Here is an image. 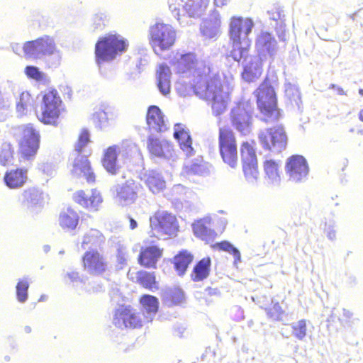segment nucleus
Listing matches in <instances>:
<instances>
[{
    "instance_id": "obj_1",
    "label": "nucleus",
    "mask_w": 363,
    "mask_h": 363,
    "mask_svg": "<svg viewBox=\"0 0 363 363\" xmlns=\"http://www.w3.org/2000/svg\"><path fill=\"white\" fill-rule=\"evenodd\" d=\"M174 70L182 74L176 89L182 96L191 91L211 105L213 114H223L229 101V92L225 89L219 75L212 74L206 62L193 52L177 53L171 60Z\"/></svg>"
},
{
    "instance_id": "obj_2",
    "label": "nucleus",
    "mask_w": 363,
    "mask_h": 363,
    "mask_svg": "<svg viewBox=\"0 0 363 363\" xmlns=\"http://www.w3.org/2000/svg\"><path fill=\"white\" fill-rule=\"evenodd\" d=\"M128 42L118 34H107L100 38L95 45L96 62L99 67L106 62L116 59L125 52Z\"/></svg>"
},
{
    "instance_id": "obj_3",
    "label": "nucleus",
    "mask_w": 363,
    "mask_h": 363,
    "mask_svg": "<svg viewBox=\"0 0 363 363\" xmlns=\"http://www.w3.org/2000/svg\"><path fill=\"white\" fill-rule=\"evenodd\" d=\"M89 142L88 130H82L74 145V149L72 154L70 171L74 177H84L87 182L91 183L95 181V175L85 155V147Z\"/></svg>"
},
{
    "instance_id": "obj_4",
    "label": "nucleus",
    "mask_w": 363,
    "mask_h": 363,
    "mask_svg": "<svg viewBox=\"0 0 363 363\" xmlns=\"http://www.w3.org/2000/svg\"><path fill=\"white\" fill-rule=\"evenodd\" d=\"M136 155H139L138 146L130 141H125L104 150L102 165L108 173L116 174L122 164Z\"/></svg>"
},
{
    "instance_id": "obj_5",
    "label": "nucleus",
    "mask_w": 363,
    "mask_h": 363,
    "mask_svg": "<svg viewBox=\"0 0 363 363\" xmlns=\"http://www.w3.org/2000/svg\"><path fill=\"white\" fill-rule=\"evenodd\" d=\"M22 50L27 59L41 60L45 57L54 56L59 62L62 58V52L58 49L55 38L48 35L26 42Z\"/></svg>"
},
{
    "instance_id": "obj_6",
    "label": "nucleus",
    "mask_w": 363,
    "mask_h": 363,
    "mask_svg": "<svg viewBox=\"0 0 363 363\" xmlns=\"http://www.w3.org/2000/svg\"><path fill=\"white\" fill-rule=\"evenodd\" d=\"M62 111V101L55 90L45 91L36 111L38 119L47 125L56 126Z\"/></svg>"
},
{
    "instance_id": "obj_7",
    "label": "nucleus",
    "mask_w": 363,
    "mask_h": 363,
    "mask_svg": "<svg viewBox=\"0 0 363 363\" xmlns=\"http://www.w3.org/2000/svg\"><path fill=\"white\" fill-rule=\"evenodd\" d=\"M177 38L175 29L169 24L157 22L149 29V41L155 54L160 55L174 45Z\"/></svg>"
},
{
    "instance_id": "obj_8",
    "label": "nucleus",
    "mask_w": 363,
    "mask_h": 363,
    "mask_svg": "<svg viewBox=\"0 0 363 363\" xmlns=\"http://www.w3.org/2000/svg\"><path fill=\"white\" fill-rule=\"evenodd\" d=\"M16 136L21 157L27 160H33L39 148V131L31 124H27L18 128Z\"/></svg>"
},
{
    "instance_id": "obj_9",
    "label": "nucleus",
    "mask_w": 363,
    "mask_h": 363,
    "mask_svg": "<svg viewBox=\"0 0 363 363\" xmlns=\"http://www.w3.org/2000/svg\"><path fill=\"white\" fill-rule=\"evenodd\" d=\"M219 151L223 161L232 169L238 166V155L234 133L225 128L219 129Z\"/></svg>"
},
{
    "instance_id": "obj_10",
    "label": "nucleus",
    "mask_w": 363,
    "mask_h": 363,
    "mask_svg": "<svg viewBox=\"0 0 363 363\" xmlns=\"http://www.w3.org/2000/svg\"><path fill=\"white\" fill-rule=\"evenodd\" d=\"M258 139L262 147L274 153L281 152L287 144V136L284 128L277 125L261 130Z\"/></svg>"
},
{
    "instance_id": "obj_11",
    "label": "nucleus",
    "mask_w": 363,
    "mask_h": 363,
    "mask_svg": "<svg viewBox=\"0 0 363 363\" xmlns=\"http://www.w3.org/2000/svg\"><path fill=\"white\" fill-rule=\"evenodd\" d=\"M255 94L260 111L270 120L277 119L278 111L277 109L276 94L269 83L264 81L255 91Z\"/></svg>"
},
{
    "instance_id": "obj_12",
    "label": "nucleus",
    "mask_w": 363,
    "mask_h": 363,
    "mask_svg": "<svg viewBox=\"0 0 363 363\" xmlns=\"http://www.w3.org/2000/svg\"><path fill=\"white\" fill-rule=\"evenodd\" d=\"M210 0H169V8L177 19L184 13L190 17H199L206 11Z\"/></svg>"
},
{
    "instance_id": "obj_13",
    "label": "nucleus",
    "mask_w": 363,
    "mask_h": 363,
    "mask_svg": "<svg viewBox=\"0 0 363 363\" xmlns=\"http://www.w3.org/2000/svg\"><path fill=\"white\" fill-rule=\"evenodd\" d=\"M150 225L152 233L157 238L172 236L178 228L175 216L167 211L156 212L150 218Z\"/></svg>"
},
{
    "instance_id": "obj_14",
    "label": "nucleus",
    "mask_w": 363,
    "mask_h": 363,
    "mask_svg": "<svg viewBox=\"0 0 363 363\" xmlns=\"http://www.w3.org/2000/svg\"><path fill=\"white\" fill-rule=\"evenodd\" d=\"M252 107L248 101L240 102L231 110L232 125L243 135L252 130Z\"/></svg>"
},
{
    "instance_id": "obj_15",
    "label": "nucleus",
    "mask_w": 363,
    "mask_h": 363,
    "mask_svg": "<svg viewBox=\"0 0 363 363\" xmlns=\"http://www.w3.org/2000/svg\"><path fill=\"white\" fill-rule=\"evenodd\" d=\"M285 169L289 179L295 183L306 181L309 173L307 161L301 155L289 157L286 162Z\"/></svg>"
},
{
    "instance_id": "obj_16",
    "label": "nucleus",
    "mask_w": 363,
    "mask_h": 363,
    "mask_svg": "<svg viewBox=\"0 0 363 363\" xmlns=\"http://www.w3.org/2000/svg\"><path fill=\"white\" fill-rule=\"evenodd\" d=\"M255 23L250 18L233 16L230 21V38L235 41H250L249 35Z\"/></svg>"
},
{
    "instance_id": "obj_17",
    "label": "nucleus",
    "mask_w": 363,
    "mask_h": 363,
    "mask_svg": "<svg viewBox=\"0 0 363 363\" xmlns=\"http://www.w3.org/2000/svg\"><path fill=\"white\" fill-rule=\"evenodd\" d=\"M82 262L84 270L92 275H101L108 268L106 257L96 250L86 251L82 257Z\"/></svg>"
},
{
    "instance_id": "obj_18",
    "label": "nucleus",
    "mask_w": 363,
    "mask_h": 363,
    "mask_svg": "<svg viewBox=\"0 0 363 363\" xmlns=\"http://www.w3.org/2000/svg\"><path fill=\"white\" fill-rule=\"evenodd\" d=\"M113 323L120 328H135L142 326L143 321L135 310L121 306L116 310Z\"/></svg>"
},
{
    "instance_id": "obj_19",
    "label": "nucleus",
    "mask_w": 363,
    "mask_h": 363,
    "mask_svg": "<svg viewBox=\"0 0 363 363\" xmlns=\"http://www.w3.org/2000/svg\"><path fill=\"white\" fill-rule=\"evenodd\" d=\"M147 148L152 155L157 157L172 160H174L176 158V153L173 146L166 140L150 135Z\"/></svg>"
},
{
    "instance_id": "obj_20",
    "label": "nucleus",
    "mask_w": 363,
    "mask_h": 363,
    "mask_svg": "<svg viewBox=\"0 0 363 363\" xmlns=\"http://www.w3.org/2000/svg\"><path fill=\"white\" fill-rule=\"evenodd\" d=\"M116 201L122 206H128L133 203L137 199L139 185L133 180H128L123 184H118L116 187Z\"/></svg>"
},
{
    "instance_id": "obj_21",
    "label": "nucleus",
    "mask_w": 363,
    "mask_h": 363,
    "mask_svg": "<svg viewBox=\"0 0 363 363\" xmlns=\"http://www.w3.org/2000/svg\"><path fill=\"white\" fill-rule=\"evenodd\" d=\"M73 199L76 203L82 207L94 211H98L103 202L100 191L95 189L87 193L82 190L77 191L73 194Z\"/></svg>"
},
{
    "instance_id": "obj_22",
    "label": "nucleus",
    "mask_w": 363,
    "mask_h": 363,
    "mask_svg": "<svg viewBox=\"0 0 363 363\" xmlns=\"http://www.w3.org/2000/svg\"><path fill=\"white\" fill-rule=\"evenodd\" d=\"M256 49L258 57L265 60L267 57H273L277 52L276 39L269 33H260L256 40Z\"/></svg>"
},
{
    "instance_id": "obj_23",
    "label": "nucleus",
    "mask_w": 363,
    "mask_h": 363,
    "mask_svg": "<svg viewBox=\"0 0 363 363\" xmlns=\"http://www.w3.org/2000/svg\"><path fill=\"white\" fill-rule=\"evenodd\" d=\"M19 201L30 212L35 213L43 206V196L38 189L30 188L21 193Z\"/></svg>"
},
{
    "instance_id": "obj_24",
    "label": "nucleus",
    "mask_w": 363,
    "mask_h": 363,
    "mask_svg": "<svg viewBox=\"0 0 363 363\" xmlns=\"http://www.w3.org/2000/svg\"><path fill=\"white\" fill-rule=\"evenodd\" d=\"M258 56H250L243 64L242 74L244 80L248 82H254L259 78L262 73V61Z\"/></svg>"
},
{
    "instance_id": "obj_25",
    "label": "nucleus",
    "mask_w": 363,
    "mask_h": 363,
    "mask_svg": "<svg viewBox=\"0 0 363 363\" xmlns=\"http://www.w3.org/2000/svg\"><path fill=\"white\" fill-rule=\"evenodd\" d=\"M174 137L177 140L179 147L186 157L194 155L192 140L189 132L183 124H176L174 128Z\"/></svg>"
},
{
    "instance_id": "obj_26",
    "label": "nucleus",
    "mask_w": 363,
    "mask_h": 363,
    "mask_svg": "<svg viewBox=\"0 0 363 363\" xmlns=\"http://www.w3.org/2000/svg\"><path fill=\"white\" fill-rule=\"evenodd\" d=\"M28 180V170L25 168H16L8 170L4 177L6 185L12 189L24 186Z\"/></svg>"
},
{
    "instance_id": "obj_27",
    "label": "nucleus",
    "mask_w": 363,
    "mask_h": 363,
    "mask_svg": "<svg viewBox=\"0 0 363 363\" xmlns=\"http://www.w3.org/2000/svg\"><path fill=\"white\" fill-rule=\"evenodd\" d=\"M221 20L219 13L213 10L201 25V32L208 38L216 37L220 32Z\"/></svg>"
},
{
    "instance_id": "obj_28",
    "label": "nucleus",
    "mask_w": 363,
    "mask_h": 363,
    "mask_svg": "<svg viewBox=\"0 0 363 363\" xmlns=\"http://www.w3.org/2000/svg\"><path fill=\"white\" fill-rule=\"evenodd\" d=\"M162 255V250L157 246L143 247L139 256V263L145 267L155 268Z\"/></svg>"
},
{
    "instance_id": "obj_29",
    "label": "nucleus",
    "mask_w": 363,
    "mask_h": 363,
    "mask_svg": "<svg viewBox=\"0 0 363 363\" xmlns=\"http://www.w3.org/2000/svg\"><path fill=\"white\" fill-rule=\"evenodd\" d=\"M79 220V214L72 208H67L62 210L58 217V224L65 232L74 230L78 225Z\"/></svg>"
},
{
    "instance_id": "obj_30",
    "label": "nucleus",
    "mask_w": 363,
    "mask_h": 363,
    "mask_svg": "<svg viewBox=\"0 0 363 363\" xmlns=\"http://www.w3.org/2000/svg\"><path fill=\"white\" fill-rule=\"evenodd\" d=\"M147 123L150 129L162 132L167 128L164 116L160 109L155 106H150L147 113Z\"/></svg>"
},
{
    "instance_id": "obj_31",
    "label": "nucleus",
    "mask_w": 363,
    "mask_h": 363,
    "mask_svg": "<svg viewBox=\"0 0 363 363\" xmlns=\"http://www.w3.org/2000/svg\"><path fill=\"white\" fill-rule=\"evenodd\" d=\"M233 42L232 49L227 55L226 57L228 60L232 59L233 61L239 62L243 59V64L245 62V60L248 59L249 48L250 45V41H235Z\"/></svg>"
},
{
    "instance_id": "obj_32",
    "label": "nucleus",
    "mask_w": 363,
    "mask_h": 363,
    "mask_svg": "<svg viewBox=\"0 0 363 363\" xmlns=\"http://www.w3.org/2000/svg\"><path fill=\"white\" fill-rule=\"evenodd\" d=\"M171 75V70L167 65L164 64L160 65L157 71V86L161 94L164 96L170 92Z\"/></svg>"
},
{
    "instance_id": "obj_33",
    "label": "nucleus",
    "mask_w": 363,
    "mask_h": 363,
    "mask_svg": "<svg viewBox=\"0 0 363 363\" xmlns=\"http://www.w3.org/2000/svg\"><path fill=\"white\" fill-rule=\"evenodd\" d=\"M264 177L268 183L277 185L281 181V164L274 160H267L264 162Z\"/></svg>"
},
{
    "instance_id": "obj_34",
    "label": "nucleus",
    "mask_w": 363,
    "mask_h": 363,
    "mask_svg": "<svg viewBox=\"0 0 363 363\" xmlns=\"http://www.w3.org/2000/svg\"><path fill=\"white\" fill-rule=\"evenodd\" d=\"M144 181L150 191L153 194L162 191L166 186V182L162 176L155 171H150L146 173L144 175Z\"/></svg>"
},
{
    "instance_id": "obj_35",
    "label": "nucleus",
    "mask_w": 363,
    "mask_h": 363,
    "mask_svg": "<svg viewBox=\"0 0 363 363\" xmlns=\"http://www.w3.org/2000/svg\"><path fill=\"white\" fill-rule=\"evenodd\" d=\"M143 315L147 322H151L158 310V300L151 295H144L140 298Z\"/></svg>"
},
{
    "instance_id": "obj_36",
    "label": "nucleus",
    "mask_w": 363,
    "mask_h": 363,
    "mask_svg": "<svg viewBox=\"0 0 363 363\" xmlns=\"http://www.w3.org/2000/svg\"><path fill=\"white\" fill-rule=\"evenodd\" d=\"M105 242V237L96 229H90L82 237L80 246L83 250L91 247H100Z\"/></svg>"
},
{
    "instance_id": "obj_37",
    "label": "nucleus",
    "mask_w": 363,
    "mask_h": 363,
    "mask_svg": "<svg viewBox=\"0 0 363 363\" xmlns=\"http://www.w3.org/2000/svg\"><path fill=\"white\" fill-rule=\"evenodd\" d=\"M211 259L207 257L200 260L194 267L191 278L195 281H202L206 279L210 272Z\"/></svg>"
},
{
    "instance_id": "obj_38",
    "label": "nucleus",
    "mask_w": 363,
    "mask_h": 363,
    "mask_svg": "<svg viewBox=\"0 0 363 363\" xmlns=\"http://www.w3.org/2000/svg\"><path fill=\"white\" fill-rule=\"evenodd\" d=\"M208 223L209 220L208 218H205L197 220L192 225L194 235L206 241L210 239L213 234V231L206 225V224Z\"/></svg>"
},
{
    "instance_id": "obj_39",
    "label": "nucleus",
    "mask_w": 363,
    "mask_h": 363,
    "mask_svg": "<svg viewBox=\"0 0 363 363\" xmlns=\"http://www.w3.org/2000/svg\"><path fill=\"white\" fill-rule=\"evenodd\" d=\"M193 260V256L187 251H182L174 257V267L179 275H183L189 264Z\"/></svg>"
},
{
    "instance_id": "obj_40",
    "label": "nucleus",
    "mask_w": 363,
    "mask_h": 363,
    "mask_svg": "<svg viewBox=\"0 0 363 363\" xmlns=\"http://www.w3.org/2000/svg\"><path fill=\"white\" fill-rule=\"evenodd\" d=\"M14 150L9 142H4L0 145V164L6 166L12 164L14 160Z\"/></svg>"
},
{
    "instance_id": "obj_41",
    "label": "nucleus",
    "mask_w": 363,
    "mask_h": 363,
    "mask_svg": "<svg viewBox=\"0 0 363 363\" xmlns=\"http://www.w3.org/2000/svg\"><path fill=\"white\" fill-rule=\"evenodd\" d=\"M285 96L291 102V105H295L300 108L301 104V94L299 89L296 84L291 83H286Z\"/></svg>"
},
{
    "instance_id": "obj_42",
    "label": "nucleus",
    "mask_w": 363,
    "mask_h": 363,
    "mask_svg": "<svg viewBox=\"0 0 363 363\" xmlns=\"http://www.w3.org/2000/svg\"><path fill=\"white\" fill-rule=\"evenodd\" d=\"M241 158L242 164L257 162L255 150L252 144L244 142L241 146Z\"/></svg>"
},
{
    "instance_id": "obj_43",
    "label": "nucleus",
    "mask_w": 363,
    "mask_h": 363,
    "mask_svg": "<svg viewBox=\"0 0 363 363\" xmlns=\"http://www.w3.org/2000/svg\"><path fill=\"white\" fill-rule=\"evenodd\" d=\"M242 170L247 182L255 184L257 182L259 176L257 162L242 164Z\"/></svg>"
},
{
    "instance_id": "obj_44",
    "label": "nucleus",
    "mask_w": 363,
    "mask_h": 363,
    "mask_svg": "<svg viewBox=\"0 0 363 363\" xmlns=\"http://www.w3.org/2000/svg\"><path fill=\"white\" fill-rule=\"evenodd\" d=\"M137 279L144 287L153 290L157 289L155 276L149 272L141 271L138 273Z\"/></svg>"
},
{
    "instance_id": "obj_45",
    "label": "nucleus",
    "mask_w": 363,
    "mask_h": 363,
    "mask_svg": "<svg viewBox=\"0 0 363 363\" xmlns=\"http://www.w3.org/2000/svg\"><path fill=\"white\" fill-rule=\"evenodd\" d=\"M292 335L298 340H303L307 335L306 320H300L291 324Z\"/></svg>"
},
{
    "instance_id": "obj_46",
    "label": "nucleus",
    "mask_w": 363,
    "mask_h": 363,
    "mask_svg": "<svg viewBox=\"0 0 363 363\" xmlns=\"http://www.w3.org/2000/svg\"><path fill=\"white\" fill-rule=\"evenodd\" d=\"M33 106V99L28 91H23L20 94L19 101L17 104V111L21 114L26 113V111Z\"/></svg>"
},
{
    "instance_id": "obj_47",
    "label": "nucleus",
    "mask_w": 363,
    "mask_h": 363,
    "mask_svg": "<svg viewBox=\"0 0 363 363\" xmlns=\"http://www.w3.org/2000/svg\"><path fill=\"white\" fill-rule=\"evenodd\" d=\"M29 288V283L26 278L22 279L18 281L16 289V297L19 302L24 303L28 299V290Z\"/></svg>"
},
{
    "instance_id": "obj_48",
    "label": "nucleus",
    "mask_w": 363,
    "mask_h": 363,
    "mask_svg": "<svg viewBox=\"0 0 363 363\" xmlns=\"http://www.w3.org/2000/svg\"><path fill=\"white\" fill-rule=\"evenodd\" d=\"M24 72L29 78L34 79L37 82H46L47 75L35 66H27L25 68Z\"/></svg>"
},
{
    "instance_id": "obj_49",
    "label": "nucleus",
    "mask_w": 363,
    "mask_h": 363,
    "mask_svg": "<svg viewBox=\"0 0 363 363\" xmlns=\"http://www.w3.org/2000/svg\"><path fill=\"white\" fill-rule=\"evenodd\" d=\"M216 246L221 250L231 253L234 258V264L237 266L238 263L241 262V255L239 250L235 248L230 242L224 241L220 243H217Z\"/></svg>"
},
{
    "instance_id": "obj_50",
    "label": "nucleus",
    "mask_w": 363,
    "mask_h": 363,
    "mask_svg": "<svg viewBox=\"0 0 363 363\" xmlns=\"http://www.w3.org/2000/svg\"><path fill=\"white\" fill-rule=\"evenodd\" d=\"M18 84L11 80H6L1 84V91L9 99L11 95L16 96L18 94Z\"/></svg>"
},
{
    "instance_id": "obj_51",
    "label": "nucleus",
    "mask_w": 363,
    "mask_h": 363,
    "mask_svg": "<svg viewBox=\"0 0 363 363\" xmlns=\"http://www.w3.org/2000/svg\"><path fill=\"white\" fill-rule=\"evenodd\" d=\"M92 120L94 123L99 128L106 126L108 120L107 112L104 109L99 108L94 113Z\"/></svg>"
},
{
    "instance_id": "obj_52",
    "label": "nucleus",
    "mask_w": 363,
    "mask_h": 363,
    "mask_svg": "<svg viewBox=\"0 0 363 363\" xmlns=\"http://www.w3.org/2000/svg\"><path fill=\"white\" fill-rule=\"evenodd\" d=\"M168 296L173 304H179L182 303L184 299V292L179 288L171 289L168 293Z\"/></svg>"
},
{
    "instance_id": "obj_53",
    "label": "nucleus",
    "mask_w": 363,
    "mask_h": 363,
    "mask_svg": "<svg viewBox=\"0 0 363 363\" xmlns=\"http://www.w3.org/2000/svg\"><path fill=\"white\" fill-rule=\"evenodd\" d=\"M267 311L268 316L274 320H280L284 313L278 303H274L272 307L268 308Z\"/></svg>"
},
{
    "instance_id": "obj_54",
    "label": "nucleus",
    "mask_w": 363,
    "mask_h": 363,
    "mask_svg": "<svg viewBox=\"0 0 363 363\" xmlns=\"http://www.w3.org/2000/svg\"><path fill=\"white\" fill-rule=\"evenodd\" d=\"M335 223L333 220H330L325 224L324 232L327 238L330 240H334L336 238V231L335 230Z\"/></svg>"
},
{
    "instance_id": "obj_55",
    "label": "nucleus",
    "mask_w": 363,
    "mask_h": 363,
    "mask_svg": "<svg viewBox=\"0 0 363 363\" xmlns=\"http://www.w3.org/2000/svg\"><path fill=\"white\" fill-rule=\"evenodd\" d=\"M67 277L70 279V281L73 283L82 282V280L79 277L78 272H71L67 274Z\"/></svg>"
},
{
    "instance_id": "obj_56",
    "label": "nucleus",
    "mask_w": 363,
    "mask_h": 363,
    "mask_svg": "<svg viewBox=\"0 0 363 363\" xmlns=\"http://www.w3.org/2000/svg\"><path fill=\"white\" fill-rule=\"evenodd\" d=\"M9 106V99L7 96H4L3 92L0 90V109L6 108Z\"/></svg>"
},
{
    "instance_id": "obj_57",
    "label": "nucleus",
    "mask_w": 363,
    "mask_h": 363,
    "mask_svg": "<svg viewBox=\"0 0 363 363\" xmlns=\"http://www.w3.org/2000/svg\"><path fill=\"white\" fill-rule=\"evenodd\" d=\"M94 23L96 25L94 26V28H99L101 27V26L104 24V18L103 16L101 15H96L94 18Z\"/></svg>"
},
{
    "instance_id": "obj_58",
    "label": "nucleus",
    "mask_w": 363,
    "mask_h": 363,
    "mask_svg": "<svg viewBox=\"0 0 363 363\" xmlns=\"http://www.w3.org/2000/svg\"><path fill=\"white\" fill-rule=\"evenodd\" d=\"M186 168L189 169L190 172L194 174H199L201 172V167L199 164H194L190 167L186 164Z\"/></svg>"
},
{
    "instance_id": "obj_59",
    "label": "nucleus",
    "mask_w": 363,
    "mask_h": 363,
    "mask_svg": "<svg viewBox=\"0 0 363 363\" xmlns=\"http://www.w3.org/2000/svg\"><path fill=\"white\" fill-rule=\"evenodd\" d=\"M329 88H330V89H335V90L337 91V93L339 95H345V94H345V91L343 90V89H342V87L338 86H337V85H335V84H330V87H329Z\"/></svg>"
},
{
    "instance_id": "obj_60",
    "label": "nucleus",
    "mask_w": 363,
    "mask_h": 363,
    "mask_svg": "<svg viewBox=\"0 0 363 363\" xmlns=\"http://www.w3.org/2000/svg\"><path fill=\"white\" fill-rule=\"evenodd\" d=\"M230 0H214V3L217 6H223L226 5Z\"/></svg>"
},
{
    "instance_id": "obj_61",
    "label": "nucleus",
    "mask_w": 363,
    "mask_h": 363,
    "mask_svg": "<svg viewBox=\"0 0 363 363\" xmlns=\"http://www.w3.org/2000/svg\"><path fill=\"white\" fill-rule=\"evenodd\" d=\"M269 18L274 21H278L280 18V13L279 12L270 13L269 12Z\"/></svg>"
},
{
    "instance_id": "obj_62",
    "label": "nucleus",
    "mask_w": 363,
    "mask_h": 363,
    "mask_svg": "<svg viewBox=\"0 0 363 363\" xmlns=\"http://www.w3.org/2000/svg\"><path fill=\"white\" fill-rule=\"evenodd\" d=\"M129 222H130V228L131 230H134L137 228L138 223L136 220H135L133 218L129 217Z\"/></svg>"
},
{
    "instance_id": "obj_63",
    "label": "nucleus",
    "mask_w": 363,
    "mask_h": 363,
    "mask_svg": "<svg viewBox=\"0 0 363 363\" xmlns=\"http://www.w3.org/2000/svg\"><path fill=\"white\" fill-rule=\"evenodd\" d=\"M358 118L362 122H363V109L359 111Z\"/></svg>"
},
{
    "instance_id": "obj_64",
    "label": "nucleus",
    "mask_w": 363,
    "mask_h": 363,
    "mask_svg": "<svg viewBox=\"0 0 363 363\" xmlns=\"http://www.w3.org/2000/svg\"><path fill=\"white\" fill-rule=\"evenodd\" d=\"M344 315L346 317L350 318L352 315V313L349 311L344 310Z\"/></svg>"
}]
</instances>
